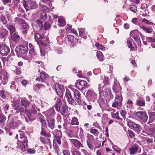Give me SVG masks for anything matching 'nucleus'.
<instances>
[{"instance_id": "nucleus-57", "label": "nucleus", "mask_w": 155, "mask_h": 155, "mask_svg": "<svg viewBox=\"0 0 155 155\" xmlns=\"http://www.w3.org/2000/svg\"><path fill=\"white\" fill-rule=\"evenodd\" d=\"M67 135L70 137L73 136V133L72 131L70 130H68L67 131Z\"/></svg>"}, {"instance_id": "nucleus-40", "label": "nucleus", "mask_w": 155, "mask_h": 155, "mask_svg": "<svg viewBox=\"0 0 155 155\" xmlns=\"http://www.w3.org/2000/svg\"><path fill=\"white\" fill-rule=\"evenodd\" d=\"M8 31L6 30H3L1 32L0 34L1 38H4L7 36Z\"/></svg>"}, {"instance_id": "nucleus-63", "label": "nucleus", "mask_w": 155, "mask_h": 155, "mask_svg": "<svg viewBox=\"0 0 155 155\" xmlns=\"http://www.w3.org/2000/svg\"><path fill=\"white\" fill-rule=\"evenodd\" d=\"M3 108L5 110H7L9 108V105L7 104H5L2 106Z\"/></svg>"}, {"instance_id": "nucleus-64", "label": "nucleus", "mask_w": 155, "mask_h": 155, "mask_svg": "<svg viewBox=\"0 0 155 155\" xmlns=\"http://www.w3.org/2000/svg\"><path fill=\"white\" fill-rule=\"evenodd\" d=\"M63 155H70V153L68 150H64L63 152Z\"/></svg>"}, {"instance_id": "nucleus-56", "label": "nucleus", "mask_w": 155, "mask_h": 155, "mask_svg": "<svg viewBox=\"0 0 155 155\" xmlns=\"http://www.w3.org/2000/svg\"><path fill=\"white\" fill-rule=\"evenodd\" d=\"M15 73L17 74H21V69L20 68L16 67L15 69Z\"/></svg>"}, {"instance_id": "nucleus-28", "label": "nucleus", "mask_w": 155, "mask_h": 155, "mask_svg": "<svg viewBox=\"0 0 155 155\" xmlns=\"http://www.w3.org/2000/svg\"><path fill=\"white\" fill-rule=\"evenodd\" d=\"M80 36L83 38H86V35L87 34V32L85 31V28H81L78 29Z\"/></svg>"}, {"instance_id": "nucleus-61", "label": "nucleus", "mask_w": 155, "mask_h": 155, "mask_svg": "<svg viewBox=\"0 0 155 155\" xmlns=\"http://www.w3.org/2000/svg\"><path fill=\"white\" fill-rule=\"evenodd\" d=\"M145 40L148 42L151 41L153 42V37H145Z\"/></svg>"}, {"instance_id": "nucleus-52", "label": "nucleus", "mask_w": 155, "mask_h": 155, "mask_svg": "<svg viewBox=\"0 0 155 155\" xmlns=\"http://www.w3.org/2000/svg\"><path fill=\"white\" fill-rule=\"evenodd\" d=\"M5 120L4 117L2 114H0V124L4 123Z\"/></svg>"}, {"instance_id": "nucleus-39", "label": "nucleus", "mask_w": 155, "mask_h": 155, "mask_svg": "<svg viewBox=\"0 0 155 155\" xmlns=\"http://www.w3.org/2000/svg\"><path fill=\"white\" fill-rule=\"evenodd\" d=\"M87 146H88L89 148H90V149L92 150H93L94 149V147L93 146V143L92 142V141H90V140H87Z\"/></svg>"}, {"instance_id": "nucleus-60", "label": "nucleus", "mask_w": 155, "mask_h": 155, "mask_svg": "<svg viewBox=\"0 0 155 155\" xmlns=\"http://www.w3.org/2000/svg\"><path fill=\"white\" fill-rule=\"evenodd\" d=\"M35 37L36 39H41L43 38L42 36H41L40 34L38 33H36L35 34Z\"/></svg>"}, {"instance_id": "nucleus-55", "label": "nucleus", "mask_w": 155, "mask_h": 155, "mask_svg": "<svg viewBox=\"0 0 155 155\" xmlns=\"http://www.w3.org/2000/svg\"><path fill=\"white\" fill-rule=\"evenodd\" d=\"M0 96L3 98H5L6 97L5 94V91L3 90H2L0 91Z\"/></svg>"}, {"instance_id": "nucleus-8", "label": "nucleus", "mask_w": 155, "mask_h": 155, "mask_svg": "<svg viewBox=\"0 0 155 155\" xmlns=\"http://www.w3.org/2000/svg\"><path fill=\"white\" fill-rule=\"evenodd\" d=\"M86 94L87 98L90 101H94L97 96L94 91L90 89L86 92Z\"/></svg>"}, {"instance_id": "nucleus-54", "label": "nucleus", "mask_w": 155, "mask_h": 155, "mask_svg": "<svg viewBox=\"0 0 155 155\" xmlns=\"http://www.w3.org/2000/svg\"><path fill=\"white\" fill-rule=\"evenodd\" d=\"M41 43L44 46L47 45L49 43L48 39L47 38H46V40L45 41H41Z\"/></svg>"}, {"instance_id": "nucleus-42", "label": "nucleus", "mask_w": 155, "mask_h": 155, "mask_svg": "<svg viewBox=\"0 0 155 155\" xmlns=\"http://www.w3.org/2000/svg\"><path fill=\"white\" fill-rule=\"evenodd\" d=\"M71 151L72 155H81L79 151L77 149H71Z\"/></svg>"}, {"instance_id": "nucleus-20", "label": "nucleus", "mask_w": 155, "mask_h": 155, "mask_svg": "<svg viewBox=\"0 0 155 155\" xmlns=\"http://www.w3.org/2000/svg\"><path fill=\"white\" fill-rule=\"evenodd\" d=\"M20 123L19 121L13 120L11 121L10 124V127L12 129H15L17 127Z\"/></svg>"}, {"instance_id": "nucleus-7", "label": "nucleus", "mask_w": 155, "mask_h": 155, "mask_svg": "<svg viewBox=\"0 0 155 155\" xmlns=\"http://www.w3.org/2000/svg\"><path fill=\"white\" fill-rule=\"evenodd\" d=\"M70 141L77 149L79 150L80 148L84 147L81 142L77 139H71L70 140Z\"/></svg>"}, {"instance_id": "nucleus-10", "label": "nucleus", "mask_w": 155, "mask_h": 155, "mask_svg": "<svg viewBox=\"0 0 155 155\" xmlns=\"http://www.w3.org/2000/svg\"><path fill=\"white\" fill-rule=\"evenodd\" d=\"M122 96H116L115 101L112 104V107H117L122 104Z\"/></svg>"}, {"instance_id": "nucleus-3", "label": "nucleus", "mask_w": 155, "mask_h": 155, "mask_svg": "<svg viewBox=\"0 0 155 155\" xmlns=\"http://www.w3.org/2000/svg\"><path fill=\"white\" fill-rule=\"evenodd\" d=\"M104 87L103 86H101V84L98 85V89L100 93V96L102 98H104L105 97L108 96V94H110V90L109 89L104 88Z\"/></svg>"}, {"instance_id": "nucleus-43", "label": "nucleus", "mask_w": 155, "mask_h": 155, "mask_svg": "<svg viewBox=\"0 0 155 155\" xmlns=\"http://www.w3.org/2000/svg\"><path fill=\"white\" fill-rule=\"evenodd\" d=\"M131 42V40L129 39L127 40V42L129 48H130L131 50H133L134 49V47L132 46Z\"/></svg>"}, {"instance_id": "nucleus-22", "label": "nucleus", "mask_w": 155, "mask_h": 155, "mask_svg": "<svg viewBox=\"0 0 155 155\" xmlns=\"http://www.w3.org/2000/svg\"><path fill=\"white\" fill-rule=\"evenodd\" d=\"M24 141H27V140L24 133L23 132H21L20 133V137L18 139V143H19V142H24Z\"/></svg>"}, {"instance_id": "nucleus-35", "label": "nucleus", "mask_w": 155, "mask_h": 155, "mask_svg": "<svg viewBox=\"0 0 155 155\" xmlns=\"http://www.w3.org/2000/svg\"><path fill=\"white\" fill-rule=\"evenodd\" d=\"M89 130L91 134L95 136H97L99 133L98 130L95 129H93V128H91L89 129Z\"/></svg>"}, {"instance_id": "nucleus-12", "label": "nucleus", "mask_w": 155, "mask_h": 155, "mask_svg": "<svg viewBox=\"0 0 155 155\" xmlns=\"http://www.w3.org/2000/svg\"><path fill=\"white\" fill-rule=\"evenodd\" d=\"M9 48L5 45H0V52L3 55H5L9 52Z\"/></svg>"}, {"instance_id": "nucleus-16", "label": "nucleus", "mask_w": 155, "mask_h": 155, "mask_svg": "<svg viewBox=\"0 0 155 155\" xmlns=\"http://www.w3.org/2000/svg\"><path fill=\"white\" fill-rule=\"evenodd\" d=\"M151 129H149V126L146 124H145L143 127V129L142 131V134L145 136L147 135H151Z\"/></svg>"}, {"instance_id": "nucleus-21", "label": "nucleus", "mask_w": 155, "mask_h": 155, "mask_svg": "<svg viewBox=\"0 0 155 155\" xmlns=\"http://www.w3.org/2000/svg\"><path fill=\"white\" fill-rule=\"evenodd\" d=\"M68 111V106L65 104H63L61 109H60V111L58 112H60L62 115H64L67 113Z\"/></svg>"}, {"instance_id": "nucleus-29", "label": "nucleus", "mask_w": 155, "mask_h": 155, "mask_svg": "<svg viewBox=\"0 0 155 155\" xmlns=\"http://www.w3.org/2000/svg\"><path fill=\"white\" fill-rule=\"evenodd\" d=\"M150 119L147 122V124H149L153 121L155 122V112H151L150 115Z\"/></svg>"}, {"instance_id": "nucleus-36", "label": "nucleus", "mask_w": 155, "mask_h": 155, "mask_svg": "<svg viewBox=\"0 0 155 155\" xmlns=\"http://www.w3.org/2000/svg\"><path fill=\"white\" fill-rule=\"evenodd\" d=\"M78 120L76 117H74L72 118L70 124L72 125H78L79 122Z\"/></svg>"}, {"instance_id": "nucleus-26", "label": "nucleus", "mask_w": 155, "mask_h": 155, "mask_svg": "<svg viewBox=\"0 0 155 155\" xmlns=\"http://www.w3.org/2000/svg\"><path fill=\"white\" fill-rule=\"evenodd\" d=\"M139 27L146 33L150 34L153 31L152 28H147L144 26H140Z\"/></svg>"}, {"instance_id": "nucleus-41", "label": "nucleus", "mask_w": 155, "mask_h": 155, "mask_svg": "<svg viewBox=\"0 0 155 155\" xmlns=\"http://www.w3.org/2000/svg\"><path fill=\"white\" fill-rule=\"evenodd\" d=\"M14 21L15 22L18 21L19 24H21L22 25L25 22V21L22 19L17 17H16L15 18Z\"/></svg>"}, {"instance_id": "nucleus-33", "label": "nucleus", "mask_w": 155, "mask_h": 155, "mask_svg": "<svg viewBox=\"0 0 155 155\" xmlns=\"http://www.w3.org/2000/svg\"><path fill=\"white\" fill-rule=\"evenodd\" d=\"M22 25L23 30L22 32L23 34H26L27 33V30L29 28V26L25 22Z\"/></svg>"}, {"instance_id": "nucleus-31", "label": "nucleus", "mask_w": 155, "mask_h": 155, "mask_svg": "<svg viewBox=\"0 0 155 155\" xmlns=\"http://www.w3.org/2000/svg\"><path fill=\"white\" fill-rule=\"evenodd\" d=\"M135 104L138 106L143 107L145 106V103L144 101L138 99L136 100Z\"/></svg>"}, {"instance_id": "nucleus-48", "label": "nucleus", "mask_w": 155, "mask_h": 155, "mask_svg": "<svg viewBox=\"0 0 155 155\" xmlns=\"http://www.w3.org/2000/svg\"><path fill=\"white\" fill-rule=\"evenodd\" d=\"M56 92L57 94L59 96V97H62L63 96V93L62 92L61 90L59 89H56Z\"/></svg>"}, {"instance_id": "nucleus-46", "label": "nucleus", "mask_w": 155, "mask_h": 155, "mask_svg": "<svg viewBox=\"0 0 155 155\" xmlns=\"http://www.w3.org/2000/svg\"><path fill=\"white\" fill-rule=\"evenodd\" d=\"M60 136L59 137H55V140L56 141V142L59 144L60 145L61 143V138L62 137L61 136V134L59 133Z\"/></svg>"}, {"instance_id": "nucleus-4", "label": "nucleus", "mask_w": 155, "mask_h": 155, "mask_svg": "<svg viewBox=\"0 0 155 155\" xmlns=\"http://www.w3.org/2000/svg\"><path fill=\"white\" fill-rule=\"evenodd\" d=\"M128 125L130 127L133 129L138 134L140 133L142 127L140 125L131 121L128 122Z\"/></svg>"}, {"instance_id": "nucleus-17", "label": "nucleus", "mask_w": 155, "mask_h": 155, "mask_svg": "<svg viewBox=\"0 0 155 155\" xmlns=\"http://www.w3.org/2000/svg\"><path fill=\"white\" fill-rule=\"evenodd\" d=\"M20 103L22 106L25 107V111L27 110L28 111H29L28 109L29 108V107L32 104L27 100H21Z\"/></svg>"}, {"instance_id": "nucleus-6", "label": "nucleus", "mask_w": 155, "mask_h": 155, "mask_svg": "<svg viewBox=\"0 0 155 155\" xmlns=\"http://www.w3.org/2000/svg\"><path fill=\"white\" fill-rule=\"evenodd\" d=\"M87 83L85 81L78 80L75 83V87L79 90L84 89L87 86Z\"/></svg>"}, {"instance_id": "nucleus-47", "label": "nucleus", "mask_w": 155, "mask_h": 155, "mask_svg": "<svg viewBox=\"0 0 155 155\" xmlns=\"http://www.w3.org/2000/svg\"><path fill=\"white\" fill-rule=\"evenodd\" d=\"M0 19L1 21L4 24H6L7 23V20L5 19V17L2 15H1L0 17Z\"/></svg>"}, {"instance_id": "nucleus-30", "label": "nucleus", "mask_w": 155, "mask_h": 155, "mask_svg": "<svg viewBox=\"0 0 155 155\" xmlns=\"http://www.w3.org/2000/svg\"><path fill=\"white\" fill-rule=\"evenodd\" d=\"M7 28L9 30L10 34H12L15 31V26L11 24H8L7 25Z\"/></svg>"}, {"instance_id": "nucleus-24", "label": "nucleus", "mask_w": 155, "mask_h": 155, "mask_svg": "<svg viewBox=\"0 0 155 155\" xmlns=\"http://www.w3.org/2000/svg\"><path fill=\"white\" fill-rule=\"evenodd\" d=\"M40 141L48 145L50 147H51V144L50 140L48 138L40 137Z\"/></svg>"}, {"instance_id": "nucleus-37", "label": "nucleus", "mask_w": 155, "mask_h": 155, "mask_svg": "<svg viewBox=\"0 0 155 155\" xmlns=\"http://www.w3.org/2000/svg\"><path fill=\"white\" fill-rule=\"evenodd\" d=\"M95 46L98 50L104 51L105 48L102 45L99 44L98 43L96 42L95 43Z\"/></svg>"}, {"instance_id": "nucleus-5", "label": "nucleus", "mask_w": 155, "mask_h": 155, "mask_svg": "<svg viewBox=\"0 0 155 155\" xmlns=\"http://www.w3.org/2000/svg\"><path fill=\"white\" fill-rule=\"evenodd\" d=\"M137 117L143 123H145L148 119V116L146 113L142 111H139L135 113Z\"/></svg>"}, {"instance_id": "nucleus-44", "label": "nucleus", "mask_w": 155, "mask_h": 155, "mask_svg": "<svg viewBox=\"0 0 155 155\" xmlns=\"http://www.w3.org/2000/svg\"><path fill=\"white\" fill-rule=\"evenodd\" d=\"M27 141H24V142H20L21 143L20 147L22 149H25L27 148L28 145L27 143Z\"/></svg>"}, {"instance_id": "nucleus-34", "label": "nucleus", "mask_w": 155, "mask_h": 155, "mask_svg": "<svg viewBox=\"0 0 155 155\" xmlns=\"http://www.w3.org/2000/svg\"><path fill=\"white\" fill-rule=\"evenodd\" d=\"M96 55L98 59L100 61H102L104 60L103 55L101 51H97Z\"/></svg>"}, {"instance_id": "nucleus-18", "label": "nucleus", "mask_w": 155, "mask_h": 155, "mask_svg": "<svg viewBox=\"0 0 155 155\" xmlns=\"http://www.w3.org/2000/svg\"><path fill=\"white\" fill-rule=\"evenodd\" d=\"M54 100L56 101L54 107L57 111H59L60 109V105L61 103V100L58 98H55Z\"/></svg>"}, {"instance_id": "nucleus-13", "label": "nucleus", "mask_w": 155, "mask_h": 155, "mask_svg": "<svg viewBox=\"0 0 155 155\" xmlns=\"http://www.w3.org/2000/svg\"><path fill=\"white\" fill-rule=\"evenodd\" d=\"M15 50L16 51L20 53L25 54L28 52V48L27 46L20 45L17 47Z\"/></svg>"}, {"instance_id": "nucleus-27", "label": "nucleus", "mask_w": 155, "mask_h": 155, "mask_svg": "<svg viewBox=\"0 0 155 155\" xmlns=\"http://www.w3.org/2000/svg\"><path fill=\"white\" fill-rule=\"evenodd\" d=\"M58 25L59 26H63L66 24L65 20L62 17H60L58 19Z\"/></svg>"}, {"instance_id": "nucleus-58", "label": "nucleus", "mask_w": 155, "mask_h": 155, "mask_svg": "<svg viewBox=\"0 0 155 155\" xmlns=\"http://www.w3.org/2000/svg\"><path fill=\"white\" fill-rule=\"evenodd\" d=\"M78 74H77V76L79 78H83L84 77V75L82 74V71L81 70H79L78 71Z\"/></svg>"}, {"instance_id": "nucleus-25", "label": "nucleus", "mask_w": 155, "mask_h": 155, "mask_svg": "<svg viewBox=\"0 0 155 155\" xmlns=\"http://www.w3.org/2000/svg\"><path fill=\"white\" fill-rule=\"evenodd\" d=\"M54 120L53 119H49L48 120V126L51 129H53L54 127Z\"/></svg>"}, {"instance_id": "nucleus-51", "label": "nucleus", "mask_w": 155, "mask_h": 155, "mask_svg": "<svg viewBox=\"0 0 155 155\" xmlns=\"http://www.w3.org/2000/svg\"><path fill=\"white\" fill-rule=\"evenodd\" d=\"M29 47L30 48L29 52L30 54H32L34 53V49L33 46L31 44H29Z\"/></svg>"}, {"instance_id": "nucleus-11", "label": "nucleus", "mask_w": 155, "mask_h": 155, "mask_svg": "<svg viewBox=\"0 0 155 155\" xmlns=\"http://www.w3.org/2000/svg\"><path fill=\"white\" fill-rule=\"evenodd\" d=\"M121 88L119 84H114L113 87V89L116 94V96H121Z\"/></svg>"}, {"instance_id": "nucleus-15", "label": "nucleus", "mask_w": 155, "mask_h": 155, "mask_svg": "<svg viewBox=\"0 0 155 155\" xmlns=\"http://www.w3.org/2000/svg\"><path fill=\"white\" fill-rule=\"evenodd\" d=\"M40 76L36 79V80L43 82L47 78L48 74L44 72H41L40 74Z\"/></svg>"}, {"instance_id": "nucleus-59", "label": "nucleus", "mask_w": 155, "mask_h": 155, "mask_svg": "<svg viewBox=\"0 0 155 155\" xmlns=\"http://www.w3.org/2000/svg\"><path fill=\"white\" fill-rule=\"evenodd\" d=\"M67 38H68V40L71 42L73 41V40L74 39V37L73 36L70 35H67Z\"/></svg>"}, {"instance_id": "nucleus-50", "label": "nucleus", "mask_w": 155, "mask_h": 155, "mask_svg": "<svg viewBox=\"0 0 155 155\" xmlns=\"http://www.w3.org/2000/svg\"><path fill=\"white\" fill-rule=\"evenodd\" d=\"M130 9L132 12H135L137 11V8L135 5H131L130 7Z\"/></svg>"}, {"instance_id": "nucleus-2", "label": "nucleus", "mask_w": 155, "mask_h": 155, "mask_svg": "<svg viewBox=\"0 0 155 155\" xmlns=\"http://www.w3.org/2000/svg\"><path fill=\"white\" fill-rule=\"evenodd\" d=\"M23 4L27 11L36 8L38 7L36 2L32 0H24Z\"/></svg>"}, {"instance_id": "nucleus-49", "label": "nucleus", "mask_w": 155, "mask_h": 155, "mask_svg": "<svg viewBox=\"0 0 155 155\" xmlns=\"http://www.w3.org/2000/svg\"><path fill=\"white\" fill-rule=\"evenodd\" d=\"M128 132L129 133V136L131 138H134V137L135 135L133 131L130 130H128Z\"/></svg>"}, {"instance_id": "nucleus-9", "label": "nucleus", "mask_w": 155, "mask_h": 155, "mask_svg": "<svg viewBox=\"0 0 155 155\" xmlns=\"http://www.w3.org/2000/svg\"><path fill=\"white\" fill-rule=\"evenodd\" d=\"M69 87L74 92V96L75 97V100L78 103H79L81 101V94L77 90L72 88L71 86H70Z\"/></svg>"}, {"instance_id": "nucleus-45", "label": "nucleus", "mask_w": 155, "mask_h": 155, "mask_svg": "<svg viewBox=\"0 0 155 155\" xmlns=\"http://www.w3.org/2000/svg\"><path fill=\"white\" fill-rule=\"evenodd\" d=\"M142 22H145V23L148 24L150 25H154L153 23L151 22L150 20H148L144 18L142 19Z\"/></svg>"}, {"instance_id": "nucleus-14", "label": "nucleus", "mask_w": 155, "mask_h": 155, "mask_svg": "<svg viewBox=\"0 0 155 155\" xmlns=\"http://www.w3.org/2000/svg\"><path fill=\"white\" fill-rule=\"evenodd\" d=\"M65 96L66 98V100L70 104H74V101L71 96V93L70 91H67L66 93Z\"/></svg>"}, {"instance_id": "nucleus-32", "label": "nucleus", "mask_w": 155, "mask_h": 155, "mask_svg": "<svg viewBox=\"0 0 155 155\" xmlns=\"http://www.w3.org/2000/svg\"><path fill=\"white\" fill-rule=\"evenodd\" d=\"M137 146H132L129 149V151L130 153L131 154H134L136 152L138 149Z\"/></svg>"}, {"instance_id": "nucleus-53", "label": "nucleus", "mask_w": 155, "mask_h": 155, "mask_svg": "<svg viewBox=\"0 0 155 155\" xmlns=\"http://www.w3.org/2000/svg\"><path fill=\"white\" fill-rule=\"evenodd\" d=\"M55 132H56V134H54V136L55 137H57V136L59 137L60 136L59 135V134H60L59 133L61 134V136L62 137V134L61 130H56L55 131Z\"/></svg>"}, {"instance_id": "nucleus-38", "label": "nucleus", "mask_w": 155, "mask_h": 155, "mask_svg": "<svg viewBox=\"0 0 155 155\" xmlns=\"http://www.w3.org/2000/svg\"><path fill=\"white\" fill-rule=\"evenodd\" d=\"M111 114L113 118H116L117 120H122V119L120 117L118 116L119 113L118 112H117L116 113H111Z\"/></svg>"}, {"instance_id": "nucleus-23", "label": "nucleus", "mask_w": 155, "mask_h": 155, "mask_svg": "<svg viewBox=\"0 0 155 155\" xmlns=\"http://www.w3.org/2000/svg\"><path fill=\"white\" fill-rule=\"evenodd\" d=\"M11 38L13 41H15L16 43H18L20 40V37L19 35L16 33H14L12 34Z\"/></svg>"}, {"instance_id": "nucleus-1", "label": "nucleus", "mask_w": 155, "mask_h": 155, "mask_svg": "<svg viewBox=\"0 0 155 155\" xmlns=\"http://www.w3.org/2000/svg\"><path fill=\"white\" fill-rule=\"evenodd\" d=\"M36 109L39 111V109H38L35 107V104H32L28 109L29 111H25L26 114L30 121H32L35 119L34 115L35 114H36L37 113Z\"/></svg>"}, {"instance_id": "nucleus-62", "label": "nucleus", "mask_w": 155, "mask_h": 155, "mask_svg": "<svg viewBox=\"0 0 155 155\" xmlns=\"http://www.w3.org/2000/svg\"><path fill=\"white\" fill-rule=\"evenodd\" d=\"M37 89L36 90H38L40 88L44 87V86L42 84H38L35 85Z\"/></svg>"}, {"instance_id": "nucleus-19", "label": "nucleus", "mask_w": 155, "mask_h": 155, "mask_svg": "<svg viewBox=\"0 0 155 155\" xmlns=\"http://www.w3.org/2000/svg\"><path fill=\"white\" fill-rule=\"evenodd\" d=\"M130 36L133 37L135 41L136 42H139L140 38L138 36L137 33L135 31H132L130 32Z\"/></svg>"}]
</instances>
